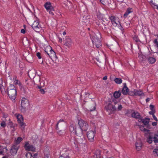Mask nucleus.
Returning a JSON list of instances; mask_svg holds the SVG:
<instances>
[{
  "instance_id": "obj_1",
  "label": "nucleus",
  "mask_w": 158,
  "mask_h": 158,
  "mask_svg": "<svg viewBox=\"0 0 158 158\" xmlns=\"http://www.w3.org/2000/svg\"><path fill=\"white\" fill-rule=\"evenodd\" d=\"M78 124L80 128L78 129L76 131V135L80 136L82 135L83 131H85L87 130L88 125L85 121L82 119L79 121Z\"/></svg>"
},
{
  "instance_id": "obj_2",
  "label": "nucleus",
  "mask_w": 158,
  "mask_h": 158,
  "mask_svg": "<svg viewBox=\"0 0 158 158\" xmlns=\"http://www.w3.org/2000/svg\"><path fill=\"white\" fill-rule=\"evenodd\" d=\"M90 38L92 43L95 45L96 47L100 48L102 46V44L100 40V36L99 34L96 35L95 33L91 35Z\"/></svg>"
},
{
  "instance_id": "obj_3",
  "label": "nucleus",
  "mask_w": 158,
  "mask_h": 158,
  "mask_svg": "<svg viewBox=\"0 0 158 158\" xmlns=\"http://www.w3.org/2000/svg\"><path fill=\"white\" fill-rule=\"evenodd\" d=\"M8 95L12 100H14L16 98V91L13 85H11L8 88Z\"/></svg>"
},
{
  "instance_id": "obj_4",
  "label": "nucleus",
  "mask_w": 158,
  "mask_h": 158,
  "mask_svg": "<svg viewBox=\"0 0 158 158\" xmlns=\"http://www.w3.org/2000/svg\"><path fill=\"white\" fill-rule=\"evenodd\" d=\"M31 26L34 30L37 32H39L42 29V27L39 23L38 19L35 21L32 24Z\"/></svg>"
},
{
  "instance_id": "obj_5",
  "label": "nucleus",
  "mask_w": 158,
  "mask_h": 158,
  "mask_svg": "<svg viewBox=\"0 0 158 158\" xmlns=\"http://www.w3.org/2000/svg\"><path fill=\"white\" fill-rule=\"evenodd\" d=\"M129 94L131 96H144V95L143 91L140 90L133 89L130 91Z\"/></svg>"
},
{
  "instance_id": "obj_6",
  "label": "nucleus",
  "mask_w": 158,
  "mask_h": 158,
  "mask_svg": "<svg viewBox=\"0 0 158 158\" xmlns=\"http://www.w3.org/2000/svg\"><path fill=\"white\" fill-rule=\"evenodd\" d=\"M28 105V100L25 98H23L21 101V109L22 111H24Z\"/></svg>"
},
{
  "instance_id": "obj_7",
  "label": "nucleus",
  "mask_w": 158,
  "mask_h": 158,
  "mask_svg": "<svg viewBox=\"0 0 158 158\" xmlns=\"http://www.w3.org/2000/svg\"><path fill=\"white\" fill-rule=\"evenodd\" d=\"M15 116L17 118L18 122L19 125L22 127L24 128L25 126V123L23 122V117L21 115L15 114Z\"/></svg>"
},
{
  "instance_id": "obj_8",
  "label": "nucleus",
  "mask_w": 158,
  "mask_h": 158,
  "mask_svg": "<svg viewBox=\"0 0 158 158\" xmlns=\"http://www.w3.org/2000/svg\"><path fill=\"white\" fill-rule=\"evenodd\" d=\"M24 147L26 150L28 151H31L33 152L35 151V148L32 145L29 144L28 142L25 143Z\"/></svg>"
},
{
  "instance_id": "obj_9",
  "label": "nucleus",
  "mask_w": 158,
  "mask_h": 158,
  "mask_svg": "<svg viewBox=\"0 0 158 158\" xmlns=\"http://www.w3.org/2000/svg\"><path fill=\"white\" fill-rule=\"evenodd\" d=\"M110 19L112 24L114 27L120 25L118 18L114 16H111L110 17Z\"/></svg>"
},
{
  "instance_id": "obj_10",
  "label": "nucleus",
  "mask_w": 158,
  "mask_h": 158,
  "mask_svg": "<svg viewBox=\"0 0 158 158\" xmlns=\"http://www.w3.org/2000/svg\"><path fill=\"white\" fill-rule=\"evenodd\" d=\"M116 104L117 103L115 102H114V104L109 103L106 106V108L108 110H109L112 111H114L115 110L117 106L115 105H116Z\"/></svg>"
},
{
  "instance_id": "obj_11",
  "label": "nucleus",
  "mask_w": 158,
  "mask_h": 158,
  "mask_svg": "<svg viewBox=\"0 0 158 158\" xmlns=\"http://www.w3.org/2000/svg\"><path fill=\"white\" fill-rule=\"evenodd\" d=\"M19 146L17 145H14L12 147L10 150V152L11 154L13 155L16 154L18 149Z\"/></svg>"
},
{
  "instance_id": "obj_12",
  "label": "nucleus",
  "mask_w": 158,
  "mask_h": 158,
  "mask_svg": "<svg viewBox=\"0 0 158 158\" xmlns=\"http://www.w3.org/2000/svg\"><path fill=\"white\" fill-rule=\"evenodd\" d=\"M47 55L52 59H58L55 52L52 49L49 52V53H48Z\"/></svg>"
},
{
  "instance_id": "obj_13",
  "label": "nucleus",
  "mask_w": 158,
  "mask_h": 158,
  "mask_svg": "<svg viewBox=\"0 0 158 158\" xmlns=\"http://www.w3.org/2000/svg\"><path fill=\"white\" fill-rule=\"evenodd\" d=\"M135 147L137 151L140 150L142 147V142L140 140H137L135 143Z\"/></svg>"
},
{
  "instance_id": "obj_14",
  "label": "nucleus",
  "mask_w": 158,
  "mask_h": 158,
  "mask_svg": "<svg viewBox=\"0 0 158 158\" xmlns=\"http://www.w3.org/2000/svg\"><path fill=\"white\" fill-rule=\"evenodd\" d=\"M44 6L47 11L49 10H54V8L51 5V3L47 2L45 4Z\"/></svg>"
},
{
  "instance_id": "obj_15",
  "label": "nucleus",
  "mask_w": 158,
  "mask_h": 158,
  "mask_svg": "<svg viewBox=\"0 0 158 158\" xmlns=\"http://www.w3.org/2000/svg\"><path fill=\"white\" fill-rule=\"evenodd\" d=\"M64 45L66 46L68 48H69L72 46V42L71 40L69 37L66 38L64 40Z\"/></svg>"
},
{
  "instance_id": "obj_16",
  "label": "nucleus",
  "mask_w": 158,
  "mask_h": 158,
  "mask_svg": "<svg viewBox=\"0 0 158 158\" xmlns=\"http://www.w3.org/2000/svg\"><path fill=\"white\" fill-rule=\"evenodd\" d=\"M150 119L148 118H145V119L139 118L138 119V121L139 122H141L143 123L144 125H146L148 124L149 123Z\"/></svg>"
},
{
  "instance_id": "obj_17",
  "label": "nucleus",
  "mask_w": 158,
  "mask_h": 158,
  "mask_svg": "<svg viewBox=\"0 0 158 158\" xmlns=\"http://www.w3.org/2000/svg\"><path fill=\"white\" fill-rule=\"evenodd\" d=\"M38 154L37 153H35L33 156L32 155L31 153L28 152L26 154V156L27 158H37Z\"/></svg>"
},
{
  "instance_id": "obj_18",
  "label": "nucleus",
  "mask_w": 158,
  "mask_h": 158,
  "mask_svg": "<svg viewBox=\"0 0 158 158\" xmlns=\"http://www.w3.org/2000/svg\"><path fill=\"white\" fill-rule=\"evenodd\" d=\"M139 128L142 131L144 132L146 134H151V132L150 130L145 128L143 126H140Z\"/></svg>"
},
{
  "instance_id": "obj_19",
  "label": "nucleus",
  "mask_w": 158,
  "mask_h": 158,
  "mask_svg": "<svg viewBox=\"0 0 158 158\" xmlns=\"http://www.w3.org/2000/svg\"><path fill=\"white\" fill-rule=\"evenodd\" d=\"M95 106H96L95 102L94 101H92L90 102V111H91L95 110V109H96Z\"/></svg>"
},
{
  "instance_id": "obj_20",
  "label": "nucleus",
  "mask_w": 158,
  "mask_h": 158,
  "mask_svg": "<svg viewBox=\"0 0 158 158\" xmlns=\"http://www.w3.org/2000/svg\"><path fill=\"white\" fill-rule=\"evenodd\" d=\"M153 134L152 132L151 134H149V135L148 136L147 139V141L149 143H151L153 141V136L152 135Z\"/></svg>"
},
{
  "instance_id": "obj_21",
  "label": "nucleus",
  "mask_w": 158,
  "mask_h": 158,
  "mask_svg": "<svg viewBox=\"0 0 158 158\" xmlns=\"http://www.w3.org/2000/svg\"><path fill=\"white\" fill-rule=\"evenodd\" d=\"M133 12L132 8H128L127 9L126 12L125 13L123 17L124 18H126L128 16V15L131 13Z\"/></svg>"
},
{
  "instance_id": "obj_22",
  "label": "nucleus",
  "mask_w": 158,
  "mask_h": 158,
  "mask_svg": "<svg viewBox=\"0 0 158 158\" xmlns=\"http://www.w3.org/2000/svg\"><path fill=\"white\" fill-rule=\"evenodd\" d=\"M148 60L149 63L150 64H153L156 61V59L155 58L150 56L148 57Z\"/></svg>"
},
{
  "instance_id": "obj_23",
  "label": "nucleus",
  "mask_w": 158,
  "mask_h": 158,
  "mask_svg": "<svg viewBox=\"0 0 158 158\" xmlns=\"http://www.w3.org/2000/svg\"><path fill=\"white\" fill-rule=\"evenodd\" d=\"M89 135H90L89 137L91 138H89V140L91 142H93L95 135V132L94 131H89Z\"/></svg>"
},
{
  "instance_id": "obj_24",
  "label": "nucleus",
  "mask_w": 158,
  "mask_h": 158,
  "mask_svg": "<svg viewBox=\"0 0 158 158\" xmlns=\"http://www.w3.org/2000/svg\"><path fill=\"white\" fill-rule=\"evenodd\" d=\"M132 116L135 118H140V116L138 112H134L132 114Z\"/></svg>"
},
{
  "instance_id": "obj_25",
  "label": "nucleus",
  "mask_w": 158,
  "mask_h": 158,
  "mask_svg": "<svg viewBox=\"0 0 158 158\" xmlns=\"http://www.w3.org/2000/svg\"><path fill=\"white\" fill-rule=\"evenodd\" d=\"M128 91V89L127 86H124L122 90V93L124 95H126L127 94Z\"/></svg>"
},
{
  "instance_id": "obj_26",
  "label": "nucleus",
  "mask_w": 158,
  "mask_h": 158,
  "mask_svg": "<svg viewBox=\"0 0 158 158\" xmlns=\"http://www.w3.org/2000/svg\"><path fill=\"white\" fill-rule=\"evenodd\" d=\"M14 83L15 85H18L20 87H22V85L20 81L17 79L16 77L15 78Z\"/></svg>"
},
{
  "instance_id": "obj_27",
  "label": "nucleus",
  "mask_w": 158,
  "mask_h": 158,
  "mask_svg": "<svg viewBox=\"0 0 158 158\" xmlns=\"http://www.w3.org/2000/svg\"><path fill=\"white\" fill-rule=\"evenodd\" d=\"M52 49V48L50 46L48 45L45 48V52L47 54Z\"/></svg>"
},
{
  "instance_id": "obj_28",
  "label": "nucleus",
  "mask_w": 158,
  "mask_h": 158,
  "mask_svg": "<svg viewBox=\"0 0 158 158\" xmlns=\"http://www.w3.org/2000/svg\"><path fill=\"white\" fill-rule=\"evenodd\" d=\"M121 94V93L120 91H115L114 94V96L115 98H117L120 97Z\"/></svg>"
},
{
  "instance_id": "obj_29",
  "label": "nucleus",
  "mask_w": 158,
  "mask_h": 158,
  "mask_svg": "<svg viewBox=\"0 0 158 158\" xmlns=\"http://www.w3.org/2000/svg\"><path fill=\"white\" fill-rule=\"evenodd\" d=\"M153 154L155 156H158V148H155L153 151Z\"/></svg>"
},
{
  "instance_id": "obj_30",
  "label": "nucleus",
  "mask_w": 158,
  "mask_h": 158,
  "mask_svg": "<svg viewBox=\"0 0 158 158\" xmlns=\"http://www.w3.org/2000/svg\"><path fill=\"white\" fill-rule=\"evenodd\" d=\"M114 81L116 83L118 84H120L122 83V80L119 78H116L114 80Z\"/></svg>"
},
{
  "instance_id": "obj_31",
  "label": "nucleus",
  "mask_w": 158,
  "mask_h": 158,
  "mask_svg": "<svg viewBox=\"0 0 158 158\" xmlns=\"http://www.w3.org/2000/svg\"><path fill=\"white\" fill-rule=\"evenodd\" d=\"M23 139L21 137H18L17 139H15V142L17 144H19L22 140Z\"/></svg>"
},
{
  "instance_id": "obj_32",
  "label": "nucleus",
  "mask_w": 158,
  "mask_h": 158,
  "mask_svg": "<svg viewBox=\"0 0 158 158\" xmlns=\"http://www.w3.org/2000/svg\"><path fill=\"white\" fill-rule=\"evenodd\" d=\"M153 141L155 143L158 142V135H155L153 137Z\"/></svg>"
},
{
  "instance_id": "obj_33",
  "label": "nucleus",
  "mask_w": 158,
  "mask_h": 158,
  "mask_svg": "<svg viewBox=\"0 0 158 158\" xmlns=\"http://www.w3.org/2000/svg\"><path fill=\"white\" fill-rule=\"evenodd\" d=\"M69 129L70 131L73 132H75L76 133V131L77 130V129L76 131H75V128L74 126L72 125L70 126Z\"/></svg>"
},
{
  "instance_id": "obj_34",
  "label": "nucleus",
  "mask_w": 158,
  "mask_h": 158,
  "mask_svg": "<svg viewBox=\"0 0 158 158\" xmlns=\"http://www.w3.org/2000/svg\"><path fill=\"white\" fill-rule=\"evenodd\" d=\"M145 56H143L142 54H139V58L140 61H143L144 60V59H145Z\"/></svg>"
},
{
  "instance_id": "obj_35",
  "label": "nucleus",
  "mask_w": 158,
  "mask_h": 158,
  "mask_svg": "<svg viewBox=\"0 0 158 158\" xmlns=\"http://www.w3.org/2000/svg\"><path fill=\"white\" fill-rule=\"evenodd\" d=\"M0 89L2 94L5 92V89L2 85H0Z\"/></svg>"
},
{
  "instance_id": "obj_36",
  "label": "nucleus",
  "mask_w": 158,
  "mask_h": 158,
  "mask_svg": "<svg viewBox=\"0 0 158 158\" xmlns=\"http://www.w3.org/2000/svg\"><path fill=\"white\" fill-rule=\"evenodd\" d=\"M61 156L64 158H70V157L69 156V155L67 153L63 154V155Z\"/></svg>"
},
{
  "instance_id": "obj_37",
  "label": "nucleus",
  "mask_w": 158,
  "mask_h": 158,
  "mask_svg": "<svg viewBox=\"0 0 158 158\" xmlns=\"http://www.w3.org/2000/svg\"><path fill=\"white\" fill-rule=\"evenodd\" d=\"M101 21L102 23L104 25H107V24L108 23V21H107L106 19L102 20Z\"/></svg>"
},
{
  "instance_id": "obj_38",
  "label": "nucleus",
  "mask_w": 158,
  "mask_h": 158,
  "mask_svg": "<svg viewBox=\"0 0 158 158\" xmlns=\"http://www.w3.org/2000/svg\"><path fill=\"white\" fill-rule=\"evenodd\" d=\"M0 125L1 126L3 127H4L6 126V124L4 121H2L1 122V123H0Z\"/></svg>"
},
{
  "instance_id": "obj_39",
  "label": "nucleus",
  "mask_w": 158,
  "mask_h": 158,
  "mask_svg": "<svg viewBox=\"0 0 158 158\" xmlns=\"http://www.w3.org/2000/svg\"><path fill=\"white\" fill-rule=\"evenodd\" d=\"M151 3L152 4V5L153 7H154V8H156L158 10V5H155V3H153L152 2Z\"/></svg>"
},
{
  "instance_id": "obj_40",
  "label": "nucleus",
  "mask_w": 158,
  "mask_h": 158,
  "mask_svg": "<svg viewBox=\"0 0 158 158\" xmlns=\"http://www.w3.org/2000/svg\"><path fill=\"white\" fill-rule=\"evenodd\" d=\"M97 154L96 155V156H95V158H101L100 156V153L99 151H97Z\"/></svg>"
},
{
  "instance_id": "obj_41",
  "label": "nucleus",
  "mask_w": 158,
  "mask_h": 158,
  "mask_svg": "<svg viewBox=\"0 0 158 158\" xmlns=\"http://www.w3.org/2000/svg\"><path fill=\"white\" fill-rule=\"evenodd\" d=\"M58 133L59 135H62L65 133V131L64 130L59 131L58 132Z\"/></svg>"
},
{
  "instance_id": "obj_42",
  "label": "nucleus",
  "mask_w": 158,
  "mask_h": 158,
  "mask_svg": "<svg viewBox=\"0 0 158 158\" xmlns=\"http://www.w3.org/2000/svg\"><path fill=\"white\" fill-rule=\"evenodd\" d=\"M36 55L39 59H41L42 58L41 54L39 52H37Z\"/></svg>"
},
{
  "instance_id": "obj_43",
  "label": "nucleus",
  "mask_w": 158,
  "mask_h": 158,
  "mask_svg": "<svg viewBox=\"0 0 158 158\" xmlns=\"http://www.w3.org/2000/svg\"><path fill=\"white\" fill-rule=\"evenodd\" d=\"M118 110H120L122 109V106L121 105V104H118Z\"/></svg>"
},
{
  "instance_id": "obj_44",
  "label": "nucleus",
  "mask_w": 158,
  "mask_h": 158,
  "mask_svg": "<svg viewBox=\"0 0 158 158\" xmlns=\"http://www.w3.org/2000/svg\"><path fill=\"white\" fill-rule=\"evenodd\" d=\"M97 60L100 63H102L104 61V59L103 58L102 59H99V58Z\"/></svg>"
},
{
  "instance_id": "obj_45",
  "label": "nucleus",
  "mask_w": 158,
  "mask_h": 158,
  "mask_svg": "<svg viewBox=\"0 0 158 158\" xmlns=\"http://www.w3.org/2000/svg\"><path fill=\"white\" fill-rule=\"evenodd\" d=\"M64 120H63V119H60L59 121V122H58V123H57V125H56V129H58V124H59V123L60 122H64Z\"/></svg>"
},
{
  "instance_id": "obj_46",
  "label": "nucleus",
  "mask_w": 158,
  "mask_h": 158,
  "mask_svg": "<svg viewBox=\"0 0 158 158\" xmlns=\"http://www.w3.org/2000/svg\"><path fill=\"white\" fill-rule=\"evenodd\" d=\"M54 10H49L48 12H49V14L53 16L54 15V13L52 12V11H54Z\"/></svg>"
},
{
  "instance_id": "obj_47",
  "label": "nucleus",
  "mask_w": 158,
  "mask_h": 158,
  "mask_svg": "<svg viewBox=\"0 0 158 158\" xmlns=\"http://www.w3.org/2000/svg\"><path fill=\"white\" fill-rule=\"evenodd\" d=\"M154 106L152 105H150V109L152 110V111H153V109H154Z\"/></svg>"
},
{
  "instance_id": "obj_48",
  "label": "nucleus",
  "mask_w": 158,
  "mask_h": 158,
  "mask_svg": "<svg viewBox=\"0 0 158 158\" xmlns=\"http://www.w3.org/2000/svg\"><path fill=\"white\" fill-rule=\"evenodd\" d=\"M40 92L42 94H44L45 93V91L43 89H40Z\"/></svg>"
},
{
  "instance_id": "obj_49",
  "label": "nucleus",
  "mask_w": 158,
  "mask_h": 158,
  "mask_svg": "<svg viewBox=\"0 0 158 158\" xmlns=\"http://www.w3.org/2000/svg\"><path fill=\"white\" fill-rule=\"evenodd\" d=\"M2 147L0 146V154L2 153Z\"/></svg>"
},
{
  "instance_id": "obj_50",
  "label": "nucleus",
  "mask_w": 158,
  "mask_h": 158,
  "mask_svg": "<svg viewBox=\"0 0 158 158\" xmlns=\"http://www.w3.org/2000/svg\"><path fill=\"white\" fill-rule=\"evenodd\" d=\"M153 116V118L157 122V119L156 118V117L155 116V115H153L152 116Z\"/></svg>"
},
{
  "instance_id": "obj_51",
  "label": "nucleus",
  "mask_w": 158,
  "mask_h": 158,
  "mask_svg": "<svg viewBox=\"0 0 158 158\" xmlns=\"http://www.w3.org/2000/svg\"><path fill=\"white\" fill-rule=\"evenodd\" d=\"M152 124L153 126H156L157 125V122H153L152 123Z\"/></svg>"
},
{
  "instance_id": "obj_52",
  "label": "nucleus",
  "mask_w": 158,
  "mask_h": 158,
  "mask_svg": "<svg viewBox=\"0 0 158 158\" xmlns=\"http://www.w3.org/2000/svg\"><path fill=\"white\" fill-rule=\"evenodd\" d=\"M21 32L22 33H25V31L24 29H22L21 31Z\"/></svg>"
},
{
  "instance_id": "obj_53",
  "label": "nucleus",
  "mask_w": 158,
  "mask_h": 158,
  "mask_svg": "<svg viewBox=\"0 0 158 158\" xmlns=\"http://www.w3.org/2000/svg\"><path fill=\"white\" fill-rule=\"evenodd\" d=\"M107 76H105V77H103V79L104 80H106L107 79Z\"/></svg>"
},
{
  "instance_id": "obj_54",
  "label": "nucleus",
  "mask_w": 158,
  "mask_h": 158,
  "mask_svg": "<svg viewBox=\"0 0 158 158\" xmlns=\"http://www.w3.org/2000/svg\"><path fill=\"white\" fill-rule=\"evenodd\" d=\"M98 17L100 19H102V18L103 17L102 15H101V16H99L98 15Z\"/></svg>"
},
{
  "instance_id": "obj_55",
  "label": "nucleus",
  "mask_w": 158,
  "mask_h": 158,
  "mask_svg": "<svg viewBox=\"0 0 158 158\" xmlns=\"http://www.w3.org/2000/svg\"><path fill=\"white\" fill-rule=\"evenodd\" d=\"M45 158H49V156L48 154H46L45 156Z\"/></svg>"
},
{
  "instance_id": "obj_56",
  "label": "nucleus",
  "mask_w": 158,
  "mask_h": 158,
  "mask_svg": "<svg viewBox=\"0 0 158 158\" xmlns=\"http://www.w3.org/2000/svg\"><path fill=\"white\" fill-rule=\"evenodd\" d=\"M2 79H0V85H2Z\"/></svg>"
},
{
  "instance_id": "obj_57",
  "label": "nucleus",
  "mask_w": 158,
  "mask_h": 158,
  "mask_svg": "<svg viewBox=\"0 0 158 158\" xmlns=\"http://www.w3.org/2000/svg\"><path fill=\"white\" fill-rule=\"evenodd\" d=\"M149 114H152V116L153 115H154V114L153 113V111H150L149 112Z\"/></svg>"
},
{
  "instance_id": "obj_58",
  "label": "nucleus",
  "mask_w": 158,
  "mask_h": 158,
  "mask_svg": "<svg viewBox=\"0 0 158 158\" xmlns=\"http://www.w3.org/2000/svg\"><path fill=\"white\" fill-rule=\"evenodd\" d=\"M59 41L61 43L62 42V38H59Z\"/></svg>"
},
{
  "instance_id": "obj_59",
  "label": "nucleus",
  "mask_w": 158,
  "mask_h": 158,
  "mask_svg": "<svg viewBox=\"0 0 158 158\" xmlns=\"http://www.w3.org/2000/svg\"><path fill=\"white\" fill-rule=\"evenodd\" d=\"M150 99L149 98H147L146 99V101L147 102H149V101H150Z\"/></svg>"
},
{
  "instance_id": "obj_60",
  "label": "nucleus",
  "mask_w": 158,
  "mask_h": 158,
  "mask_svg": "<svg viewBox=\"0 0 158 158\" xmlns=\"http://www.w3.org/2000/svg\"><path fill=\"white\" fill-rule=\"evenodd\" d=\"M100 2H101L103 4H104V3H103V2H104V1H103V0H100Z\"/></svg>"
},
{
  "instance_id": "obj_61",
  "label": "nucleus",
  "mask_w": 158,
  "mask_h": 158,
  "mask_svg": "<svg viewBox=\"0 0 158 158\" xmlns=\"http://www.w3.org/2000/svg\"><path fill=\"white\" fill-rule=\"evenodd\" d=\"M66 34V32L65 31H64L63 33V35H65Z\"/></svg>"
},
{
  "instance_id": "obj_62",
  "label": "nucleus",
  "mask_w": 158,
  "mask_h": 158,
  "mask_svg": "<svg viewBox=\"0 0 158 158\" xmlns=\"http://www.w3.org/2000/svg\"><path fill=\"white\" fill-rule=\"evenodd\" d=\"M98 66L100 67L101 65H99V64H98Z\"/></svg>"
},
{
  "instance_id": "obj_63",
  "label": "nucleus",
  "mask_w": 158,
  "mask_h": 158,
  "mask_svg": "<svg viewBox=\"0 0 158 158\" xmlns=\"http://www.w3.org/2000/svg\"><path fill=\"white\" fill-rule=\"evenodd\" d=\"M136 41H137H137H138V40H136Z\"/></svg>"
},
{
  "instance_id": "obj_64",
  "label": "nucleus",
  "mask_w": 158,
  "mask_h": 158,
  "mask_svg": "<svg viewBox=\"0 0 158 158\" xmlns=\"http://www.w3.org/2000/svg\"><path fill=\"white\" fill-rule=\"evenodd\" d=\"M88 30H89V28H88Z\"/></svg>"
}]
</instances>
